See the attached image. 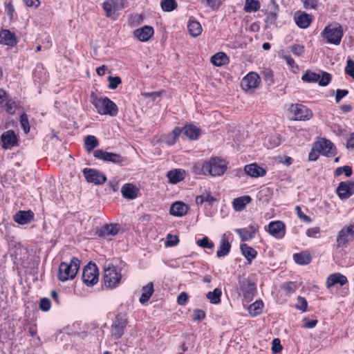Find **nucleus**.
Instances as JSON below:
<instances>
[{
	"instance_id": "f257e3e1",
	"label": "nucleus",
	"mask_w": 354,
	"mask_h": 354,
	"mask_svg": "<svg viewBox=\"0 0 354 354\" xmlns=\"http://www.w3.org/2000/svg\"><path fill=\"white\" fill-rule=\"evenodd\" d=\"M343 35L344 32L342 27L339 24L328 25L322 32V36L325 43L335 46L339 45Z\"/></svg>"
},
{
	"instance_id": "f03ea898",
	"label": "nucleus",
	"mask_w": 354,
	"mask_h": 354,
	"mask_svg": "<svg viewBox=\"0 0 354 354\" xmlns=\"http://www.w3.org/2000/svg\"><path fill=\"white\" fill-rule=\"evenodd\" d=\"M80 261L76 257H73L70 263L62 262L59 266L58 279L66 281L73 279L80 268Z\"/></svg>"
},
{
	"instance_id": "7ed1b4c3",
	"label": "nucleus",
	"mask_w": 354,
	"mask_h": 354,
	"mask_svg": "<svg viewBox=\"0 0 354 354\" xmlns=\"http://www.w3.org/2000/svg\"><path fill=\"white\" fill-rule=\"evenodd\" d=\"M92 104L100 114L109 115L111 116H115L118 114V109L117 105L106 97H95L93 99Z\"/></svg>"
},
{
	"instance_id": "20e7f679",
	"label": "nucleus",
	"mask_w": 354,
	"mask_h": 354,
	"mask_svg": "<svg viewBox=\"0 0 354 354\" xmlns=\"http://www.w3.org/2000/svg\"><path fill=\"white\" fill-rule=\"evenodd\" d=\"M227 169L225 161L219 158H212L205 162V171L212 176H222Z\"/></svg>"
},
{
	"instance_id": "39448f33",
	"label": "nucleus",
	"mask_w": 354,
	"mask_h": 354,
	"mask_svg": "<svg viewBox=\"0 0 354 354\" xmlns=\"http://www.w3.org/2000/svg\"><path fill=\"white\" fill-rule=\"evenodd\" d=\"M121 279L122 274L115 266H109L104 270L103 283L106 288H115L120 283Z\"/></svg>"
},
{
	"instance_id": "423d86ee",
	"label": "nucleus",
	"mask_w": 354,
	"mask_h": 354,
	"mask_svg": "<svg viewBox=\"0 0 354 354\" xmlns=\"http://www.w3.org/2000/svg\"><path fill=\"white\" fill-rule=\"evenodd\" d=\"M82 281L88 286H93L97 283L99 271L95 263H88L83 270Z\"/></svg>"
},
{
	"instance_id": "0eeeda50",
	"label": "nucleus",
	"mask_w": 354,
	"mask_h": 354,
	"mask_svg": "<svg viewBox=\"0 0 354 354\" xmlns=\"http://www.w3.org/2000/svg\"><path fill=\"white\" fill-rule=\"evenodd\" d=\"M124 0H105L102 8L106 16L111 19H116L119 16V11L124 8Z\"/></svg>"
},
{
	"instance_id": "6e6552de",
	"label": "nucleus",
	"mask_w": 354,
	"mask_h": 354,
	"mask_svg": "<svg viewBox=\"0 0 354 354\" xmlns=\"http://www.w3.org/2000/svg\"><path fill=\"white\" fill-rule=\"evenodd\" d=\"M304 82H318L322 86H326L331 80V75L327 72H322V75L318 73L307 71L301 77Z\"/></svg>"
},
{
	"instance_id": "1a4fd4ad",
	"label": "nucleus",
	"mask_w": 354,
	"mask_h": 354,
	"mask_svg": "<svg viewBox=\"0 0 354 354\" xmlns=\"http://www.w3.org/2000/svg\"><path fill=\"white\" fill-rule=\"evenodd\" d=\"M93 156L99 160L106 162H111L121 165H124L126 158L119 153L107 152L102 149H96L93 151Z\"/></svg>"
},
{
	"instance_id": "9d476101",
	"label": "nucleus",
	"mask_w": 354,
	"mask_h": 354,
	"mask_svg": "<svg viewBox=\"0 0 354 354\" xmlns=\"http://www.w3.org/2000/svg\"><path fill=\"white\" fill-rule=\"evenodd\" d=\"M239 284L244 299L251 301L256 292V285L254 283L244 277H239Z\"/></svg>"
},
{
	"instance_id": "9b49d317",
	"label": "nucleus",
	"mask_w": 354,
	"mask_h": 354,
	"mask_svg": "<svg viewBox=\"0 0 354 354\" xmlns=\"http://www.w3.org/2000/svg\"><path fill=\"white\" fill-rule=\"evenodd\" d=\"M127 324V318L125 315H118L113 322L111 326V335L115 339H120L124 333Z\"/></svg>"
},
{
	"instance_id": "f8f14e48",
	"label": "nucleus",
	"mask_w": 354,
	"mask_h": 354,
	"mask_svg": "<svg viewBox=\"0 0 354 354\" xmlns=\"http://www.w3.org/2000/svg\"><path fill=\"white\" fill-rule=\"evenodd\" d=\"M83 174L88 183L95 185H102L106 180V178L102 172L94 169L85 168L83 169Z\"/></svg>"
},
{
	"instance_id": "ddd939ff",
	"label": "nucleus",
	"mask_w": 354,
	"mask_h": 354,
	"mask_svg": "<svg viewBox=\"0 0 354 354\" xmlns=\"http://www.w3.org/2000/svg\"><path fill=\"white\" fill-rule=\"evenodd\" d=\"M354 240V224H351L346 228L342 229L337 237V245L339 248L346 245L348 242Z\"/></svg>"
},
{
	"instance_id": "4468645a",
	"label": "nucleus",
	"mask_w": 354,
	"mask_h": 354,
	"mask_svg": "<svg viewBox=\"0 0 354 354\" xmlns=\"http://www.w3.org/2000/svg\"><path fill=\"white\" fill-rule=\"evenodd\" d=\"M118 224H105L96 231V234L101 238L111 239V238L115 236L119 232Z\"/></svg>"
},
{
	"instance_id": "2eb2a0df",
	"label": "nucleus",
	"mask_w": 354,
	"mask_h": 354,
	"mask_svg": "<svg viewBox=\"0 0 354 354\" xmlns=\"http://www.w3.org/2000/svg\"><path fill=\"white\" fill-rule=\"evenodd\" d=\"M267 230L272 236L281 239L285 236L286 226L281 221H271L268 225Z\"/></svg>"
},
{
	"instance_id": "dca6fc26",
	"label": "nucleus",
	"mask_w": 354,
	"mask_h": 354,
	"mask_svg": "<svg viewBox=\"0 0 354 354\" xmlns=\"http://www.w3.org/2000/svg\"><path fill=\"white\" fill-rule=\"evenodd\" d=\"M260 82L259 75L254 72L249 73L241 81V85L243 89L248 91L257 87Z\"/></svg>"
},
{
	"instance_id": "f3484780",
	"label": "nucleus",
	"mask_w": 354,
	"mask_h": 354,
	"mask_svg": "<svg viewBox=\"0 0 354 354\" xmlns=\"http://www.w3.org/2000/svg\"><path fill=\"white\" fill-rule=\"evenodd\" d=\"M315 147L321 154L326 156H333L335 149L333 143L330 140L324 138L315 142Z\"/></svg>"
},
{
	"instance_id": "a211bd4d",
	"label": "nucleus",
	"mask_w": 354,
	"mask_h": 354,
	"mask_svg": "<svg viewBox=\"0 0 354 354\" xmlns=\"http://www.w3.org/2000/svg\"><path fill=\"white\" fill-rule=\"evenodd\" d=\"M292 112L296 120H309L313 116L311 110L302 104H297L292 106Z\"/></svg>"
},
{
	"instance_id": "6ab92c4d",
	"label": "nucleus",
	"mask_w": 354,
	"mask_h": 354,
	"mask_svg": "<svg viewBox=\"0 0 354 354\" xmlns=\"http://www.w3.org/2000/svg\"><path fill=\"white\" fill-rule=\"evenodd\" d=\"M337 193L341 199H346L354 194V183L346 181L341 182L337 188Z\"/></svg>"
},
{
	"instance_id": "aec40b11",
	"label": "nucleus",
	"mask_w": 354,
	"mask_h": 354,
	"mask_svg": "<svg viewBox=\"0 0 354 354\" xmlns=\"http://www.w3.org/2000/svg\"><path fill=\"white\" fill-rule=\"evenodd\" d=\"M1 140L2 147L4 149L11 148L17 145V138L12 130L4 132L1 136Z\"/></svg>"
},
{
	"instance_id": "412c9836",
	"label": "nucleus",
	"mask_w": 354,
	"mask_h": 354,
	"mask_svg": "<svg viewBox=\"0 0 354 354\" xmlns=\"http://www.w3.org/2000/svg\"><path fill=\"white\" fill-rule=\"evenodd\" d=\"M258 228L257 225H250L248 228L236 229L235 232L240 236L242 241H247L254 237Z\"/></svg>"
},
{
	"instance_id": "4be33fe9",
	"label": "nucleus",
	"mask_w": 354,
	"mask_h": 354,
	"mask_svg": "<svg viewBox=\"0 0 354 354\" xmlns=\"http://www.w3.org/2000/svg\"><path fill=\"white\" fill-rule=\"evenodd\" d=\"M0 43L13 47L17 44V40L15 33L11 32L9 30L3 29L0 30Z\"/></svg>"
},
{
	"instance_id": "5701e85b",
	"label": "nucleus",
	"mask_w": 354,
	"mask_h": 354,
	"mask_svg": "<svg viewBox=\"0 0 354 354\" xmlns=\"http://www.w3.org/2000/svg\"><path fill=\"white\" fill-rule=\"evenodd\" d=\"M295 21L299 28H306L310 26L312 21V16L306 12L297 11L295 14Z\"/></svg>"
},
{
	"instance_id": "b1692460",
	"label": "nucleus",
	"mask_w": 354,
	"mask_h": 354,
	"mask_svg": "<svg viewBox=\"0 0 354 354\" xmlns=\"http://www.w3.org/2000/svg\"><path fill=\"white\" fill-rule=\"evenodd\" d=\"M153 28L149 26H145L134 30L133 35L141 41H148L153 35Z\"/></svg>"
},
{
	"instance_id": "393cba45",
	"label": "nucleus",
	"mask_w": 354,
	"mask_h": 354,
	"mask_svg": "<svg viewBox=\"0 0 354 354\" xmlns=\"http://www.w3.org/2000/svg\"><path fill=\"white\" fill-rule=\"evenodd\" d=\"M245 172L252 178H258L264 176L266 174V170L259 167L256 163L245 165L244 167Z\"/></svg>"
},
{
	"instance_id": "a878e982",
	"label": "nucleus",
	"mask_w": 354,
	"mask_h": 354,
	"mask_svg": "<svg viewBox=\"0 0 354 354\" xmlns=\"http://www.w3.org/2000/svg\"><path fill=\"white\" fill-rule=\"evenodd\" d=\"M34 217V214L30 211H19L14 216V221L20 224L25 225L30 223Z\"/></svg>"
},
{
	"instance_id": "bb28decb",
	"label": "nucleus",
	"mask_w": 354,
	"mask_h": 354,
	"mask_svg": "<svg viewBox=\"0 0 354 354\" xmlns=\"http://www.w3.org/2000/svg\"><path fill=\"white\" fill-rule=\"evenodd\" d=\"M348 282L347 278L340 274L335 273L330 274L326 280V286L328 288H330L334 285L339 283L340 286H344Z\"/></svg>"
},
{
	"instance_id": "cd10ccee",
	"label": "nucleus",
	"mask_w": 354,
	"mask_h": 354,
	"mask_svg": "<svg viewBox=\"0 0 354 354\" xmlns=\"http://www.w3.org/2000/svg\"><path fill=\"white\" fill-rule=\"evenodd\" d=\"M252 198L249 195L242 196L236 198L232 201V206L235 211L241 212L245 208V206L250 203Z\"/></svg>"
},
{
	"instance_id": "c85d7f7f",
	"label": "nucleus",
	"mask_w": 354,
	"mask_h": 354,
	"mask_svg": "<svg viewBox=\"0 0 354 354\" xmlns=\"http://www.w3.org/2000/svg\"><path fill=\"white\" fill-rule=\"evenodd\" d=\"M189 207L183 202H176L170 207L171 214L176 216H183L187 212Z\"/></svg>"
},
{
	"instance_id": "c756f323",
	"label": "nucleus",
	"mask_w": 354,
	"mask_h": 354,
	"mask_svg": "<svg viewBox=\"0 0 354 354\" xmlns=\"http://www.w3.org/2000/svg\"><path fill=\"white\" fill-rule=\"evenodd\" d=\"M181 129L184 134L191 140H196L201 133V129L194 124H187Z\"/></svg>"
},
{
	"instance_id": "7c9ffc66",
	"label": "nucleus",
	"mask_w": 354,
	"mask_h": 354,
	"mask_svg": "<svg viewBox=\"0 0 354 354\" xmlns=\"http://www.w3.org/2000/svg\"><path fill=\"white\" fill-rule=\"evenodd\" d=\"M241 252L245 259L250 263L252 261L256 258L257 252L252 247L246 243H242L240 246Z\"/></svg>"
},
{
	"instance_id": "2f4dec72",
	"label": "nucleus",
	"mask_w": 354,
	"mask_h": 354,
	"mask_svg": "<svg viewBox=\"0 0 354 354\" xmlns=\"http://www.w3.org/2000/svg\"><path fill=\"white\" fill-rule=\"evenodd\" d=\"M122 196L127 199H133L137 196L135 187L130 183L124 184L121 189Z\"/></svg>"
},
{
	"instance_id": "473e14b6",
	"label": "nucleus",
	"mask_w": 354,
	"mask_h": 354,
	"mask_svg": "<svg viewBox=\"0 0 354 354\" xmlns=\"http://www.w3.org/2000/svg\"><path fill=\"white\" fill-rule=\"evenodd\" d=\"M231 245L223 234L221 238V245L219 249L217 250L216 256L218 258L226 256L230 250Z\"/></svg>"
},
{
	"instance_id": "72a5a7b5",
	"label": "nucleus",
	"mask_w": 354,
	"mask_h": 354,
	"mask_svg": "<svg viewBox=\"0 0 354 354\" xmlns=\"http://www.w3.org/2000/svg\"><path fill=\"white\" fill-rule=\"evenodd\" d=\"M228 62V57L225 53L223 52L217 53L211 57V62L216 66L225 65L227 64Z\"/></svg>"
},
{
	"instance_id": "f704fd0d",
	"label": "nucleus",
	"mask_w": 354,
	"mask_h": 354,
	"mask_svg": "<svg viewBox=\"0 0 354 354\" xmlns=\"http://www.w3.org/2000/svg\"><path fill=\"white\" fill-rule=\"evenodd\" d=\"M185 171L181 169L171 170L167 173V176L168 177L169 182L171 183H177L184 178Z\"/></svg>"
},
{
	"instance_id": "c9c22d12",
	"label": "nucleus",
	"mask_w": 354,
	"mask_h": 354,
	"mask_svg": "<svg viewBox=\"0 0 354 354\" xmlns=\"http://www.w3.org/2000/svg\"><path fill=\"white\" fill-rule=\"evenodd\" d=\"M216 201L217 199L212 196L209 192H205L196 197V203L198 205H202L204 202L207 203L209 205H212Z\"/></svg>"
},
{
	"instance_id": "e433bc0d",
	"label": "nucleus",
	"mask_w": 354,
	"mask_h": 354,
	"mask_svg": "<svg viewBox=\"0 0 354 354\" xmlns=\"http://www.w3.org/2000/svg\"><path fill=\"white\" fill-rule=\"evenodd\" d=\"M153 292V285L152 283H149L147 285L142 288V293L140 298V302L145 304L149 300Z\"/></svg>"
},
{
	"instance_id": "4c0bfd02",
	"label": "nucleus",
	"mask_w": 354,
	"mask_h": 354,
	"mask_svg": "<svg viewBox=\"0 0 354 354\" xmlns=\"http://www.w3.org/2000/svg\"><path fill=\"white\" fill-rule=\"evenodd\" d=\"M187 28L189 34L192 37H197L201 35L202 32V26L201 24L196 20L190 21L187 25Z\"/></svg>"
},
{
	"instance_id": "58836bf2",
	"label": "nucleus",
	"mask_w": 354,
	"mask_h": 354,
	"mask_svg": "<svg viewBox=\"0 0 354 354\" xmlns=\"http://www.w3.org/2000/svg\"><path fill=\"white\" fill-rule=\"evenodd\" d=\"M181 132L182 129L180 128L176 127L169 134H168L165 138L164 142L168 145H174Z\"/></svg>"
},
{
	"instance_id": "ea45409f",
	"label": "nucleus",
	"mask_w": 354,
	"mask_h": 354,
	"mask_svg": "<svg viewBox=\"0 0 354 354\" xmlns=\"http://www.w3.org/2000/svg\"><path fill=\"white\" fill-rule=\"evenodd\" d=\"M295 263L299 265H308L311 261V257L310 254L306 252H300L295 254L293 256Z\"/></svg>"
},
{
	"instance_id": "a19ab883",
	"label": "nucleus",
	"mask_w": 354,
	"mask_h": 354,
	"mask_svg": "<svg viewBox=\"0 0 354 354\" xmlns=\"http://www.w3.org/2000/svg\"><path fill=\"white\" fill-rule=\"evenodd\" d=\"M99 145L98 140L94 136H87L84 140V147L88 152L93 151Z\"/></svg>"
},
{
	"instance_id": "79ce46f5",
	"label": "nucleus",
	"mask_w": 354,
	"mask_h": 354,
	"mask_svg": "<svg viewBox=\"0 0 354 354\" xmlns=\"http://www.w3.org/2000/svg\"><path fill=\"white\" fill-rule=\"evenodd\" d=\"M221 290L215 288L213 291L207 292L206 297L209 300L211 304H218L221 302Z\"/></svg>"
},
{
	"instance_id": "37998d69",
	"label": "nucleus",
	"mask_w": 354,
	"mask_h": 354,
	"mask_svg": "<svg viewBox=\"0 0 354 354\" xmlns=\"http://www.w3.org/2000/svg\"><path fill=\"white\" fill-rule=\"evenodd\" d=\"M261 8L260 2L257 0H245L244 10L250 13L258 11Z\"/></svg>"
},
{
	"instance_id": "c03bdc74",
	"label": "nucleus",
	"mask_w": 354,
	"mask_h": 354,
	"mask_svg": "<svg viewBox=\"0 0 354 354\" xmlns=\"http://www.w3.org/2000/svg\"><path fill=\"white\" fill-rule=\"evenodd\" d=\"M263 303L261 301H257L248 307L249 313L252 316H257L261 313Z\"/></svg>"
},
{
	"instance_id": "a18cd8bd",
	"label": "nucleus",
	"mask_w": 354,
	"mask_h": 354,
	"mask_svg": "<svg viewBox=\"0 0 354 354\" xmlns=\"http://www.w3.org/2000/svg\"><path fill=\"white\" fill-rule=\"evenodd\" d=\"M160 4L162 9L165 12H171L177 7L175 0H162Z\"/></svg>"
},
{
	"instance_id": "49530a36",
	"label": "nucleus",
	"mask_w": 354,
	"mask_h": 354,
	"mask_svg": "<svg viewBox=\"0 0 354 354\" xmlns=\"http://www.w3.org/2000/svg\"><path fill=\"white\" fill-rule=\"evenodd\" d=\"M344 173L346 177H349L352 175V168L350 166L345 165L336 168L335 170V176H339Z\"/></svg>"
},
{
	"instance_id": "de8ad7c7",
	"label": "nucleus",
	"mask_w": 354,
	"mask_h": 354,
	"mask_svg": "<svg viewBox=\"0 0 354 354\" xmlns=\"http://www.w3.org/2000/svg\"><path fill=\"white\" fill-rule=\"evenodd\" d=\"M270 4L273 8V10L270 11L268 17V19L271 23L275 21L277 17V11L279 10V6L277 4L275 0H270Z\"/></svg>"
},
{
	"instance_id": "09e8293b",
	"label": "nucleus",
	"mask_w": 354,
	"mask_h": 354,
	"mask_svg": "<svg viewBox=\"0 0 354 354\" xmlns=\"http://www.w3.org/2000/svg\"><path fill=\"white\" fill-rule=\"evenodd\" d=\"M262 77L263 80L268 83V85L274 82L273 72L270 68H266L262 71Z\"/></svg>"
},
{
	"instance_id": "8fccbe9b",
	"label": "nucleus",
	"mask_w": 354,
	"mask_h": 354,
	"mask_svg": "<svg viewBox=\"0 0 354 354\" xmlns=\"http://www.w3.org/2000/svg\"><path fill=\"white\" fill-rule=\"evenodd\" d=\"M196 243L198 246L203 248H208L212 249L214 248V243L212 241H209L207 236H205L201 239H198L196 241Z\"/></svg>"
},
{
	"instance_id": "3c124183",
	"label": "nucleus",
	"mask_w": 354,
	"mask_h": 354,
	"mask_svg": "<svg viewBox=\"0 0 354 354\" xmlns=\"http://www.w3.org/2000/svg\"><path fill=\"white\" fill-rule=\"evenodd\" d=\"M20 123L26 133L30 131V124L28 118L26 113H23L20 116Z\"/></svg>"
},
{
	"instance_id": "603ef678",
	"label": "nucleus",
	"mask_w": 354,
	"mask_h": 354,
	"mask_svg": "<svg viewBox=\"0 0 354 354\" xmlns=\"http://www.w3.org/2000/svg\"><path fill=\"white\" fill-rule=\"evenodd\" d=\"M108 81L109 82V88L113 90L115 89L122 82L121 78L118 76H109Z\"/></svg>"
},
{
	"instance_id": "864d4df0",
	"label": "nucleus",
	"mask_w": 354,
	"mask_h": 354,
	"mask_svg": "<svg viewBox=\"0 0 354 354\" xmlns=\"http://www.w3.org/2000/svg\"><path fill=\"white\" fill-rule=\"evenodd\" d=\"M297 300L298 302L296 304V308L302 312L306 311L308 308V302L306 299L303 297L299 296Z\"/></svg>"
},
{
	"instance_id": "5fc2aeb1",
	"label": "nucleus",
	"mask_w": 354,
	"mask_h": 354,
	"mask_svg": "<svg viewBox=\"0 0 354 354\" xmlns=\"http://www.w3.org/2000/svg\"><path fill=\"white\" fill-rule=\"evenodd\" d=\"M295 211H296V213H297V216L301 219L302 220L304 223H311L312 221V219L310 218V216L304 214L302 211H301V209L300 207V206L297 205L295 207Z\"/></svg>"
},
{
	"instance_id": "6e6d98bb",
	"label": "nucleus",
	"mask_w": 354,
	"mask_h": 354,
	"mask_svg": "<svg viewBox=\"0 0 354 354\" xmlns=\"http://www.w3.org/2000/svg\"><path fill=\"white\" fill-rule=\"evenodd\" d=\"M17 106V104L15 101L11 100H8L5 104L6 111L8 113L13 115L15 113V109Z\"/></svg>"
},
{
	"instance_id": "4d7b16f0",
	"label": "nucleus",
	"mask_w": 354,
	"mask_h": 354,
	"mask_svg": "<svg viewBox=\"0 0 354 354\" xmlns=\"http://www.w3.org/2000/svg\"><path fill=\"white\" fill-rule=\"evenodd\" d=\"M345 73L354 78V62L351 59L347 60Z\"/></svg>"
},
{
	"instance_id": "13d9d810",
	"label": "nucleus",
	"mask_w": 354,
	"mask_h": 354,
	"mask_svg": "<svg viewBox=\"0 0 354 354\" xmlns=\"http://www.w3.org/2000/svg\"><path fill=\"white\" fill-rule=\"evenodd\" d=\"M179 242V239L178 236H173L171 234H169L167 236V240L165 242V245L167 247H172L176 245Z\"/></svg>"
},
{
	"instance_id": "bf43d9fd",
	"label": "nucleus",
	"mask_w": 354,
	"mask_h": 354,
	"mask_svg": "<svg viewBox=\"0 0 354 354\" xmlns=\"http://www.w3.org/2000/svg\"><path fill=\"white\" fill-rule=\"evenodd\" d=\"M201 2H206L207 6L212 8V10H218L221 6V0H200Z\"/></svg>"
},
{
	"instance_id": "052dcab7",
	"label": "nucleus",
	"mask_w": 354,
	"mask_h": 354,
	"mask_svg": "<svg viewBox=\"0 0 354 354\" xmlns=\"http://www.w3.org/2000/svg\"><path fill=\"white\" fill-rule=\"evenodd\" d=\"M301 1L306 10L315 9L317 6V0H301Z\"/></svg>"
},
{
	"instance_id": "680f3d73",
	"label": "nucleus",
	"mask_w": 354,
	"mask_h": 354,
	"mask_svg": "<svg viewBox=\"0 0 354 354\" xmlns=\"http://www.w3.org/2000/svg\"><path fill=\"white\" fill-rule=\"evenodd\" d=\"M193 171L196 174L207 175V172L205 171V162L201 164H197L194 166Z\"/></svg>"
},
{
	"instance_id": "e2e57ef3",
	"label": "nucleus",
	"mask_w": 354,
	"mask_h": 354,
	"mask_svg": "<svg viewBox=\"0 0 354 354\" xmlns=\"http://www.w3.org/2000/svg\"><path fill=\"white\" fill-rule=\"evenodd\" d=\"M50 301L47 298H43L40 300L39 308L43 311H48L50 308Z\"/></svg>"
},
{
	"instance_id": "0e129e2a",
	"label": "nucleus",
	"mask_w": 354,
	"mask_h": 354,
	"mask_svg": "<svg viewBox=\"0 0 354 354\" xmlns=\"http://www.w3.org/2000/svg\"><path fill=\"white\" fill-rule=\"evenodd\" d=\"M282 350V346L279 338H275L272 340V351L273 353H277Z\"/></svg>"
},
{
	"instance_id": "69168bd1",
	"label": "nucleus",
	"mask_w": 354,
	"mask_h": 354,
	"mask_svg": "<svg viewBox=\"0 0 354 354\" xmlns=\"http://www.w3.org/2000/svg\"><path fill=\"white\" fill-rule=\"evenodd\" d=\"M205 317V313L203 310L196 309L194 311L193 314V319L195 321H201Z\"/></svg>"
},
{
	"instance_id": "338daca9",
	"label": "nucleus",
	"mask_w": 354,
	"mask_h": 354,
	"mask_svg": "<svg viewBox=\"0 0 354 354\" xmlns=\"http://www.w3.org/2000/svg\"><path fill=\"white\" fill-rule=\"evenodd\" d=\"M348 93V91L347 90L344 89H337L336 91V95H335V102L337 103L339 102L340 100L344 97L346 95H347Z\"/></svg>"
},
{
	"instance_id": "774afa93",
	"label": "nucleus",
	"mask_w": 354,
	"mask_h": 354,
	"mask_svg": "<svg viewBox=\"0 0 354 354\" xmlns=\"http://www.w3.org/2000/svg\"><path fill=\"white\" fill-rule=\"evenodd\" d=\"M303 322H304V327L306 328H313L318 322L317 319H309L308 318H304Z\"/></svg>"
}]
</instances>
